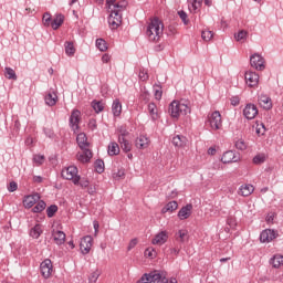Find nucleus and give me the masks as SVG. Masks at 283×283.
Wrapping results in <instances>:
<instances>
[{"label": "nucleus", "instance_id": "obj_1", "mask_svg": "<svg viewBox=\"0 0 283 283\" xmlns=\"http://www.w3.org/2000/svg\"><path fill=\"white\" fill-rule=\"evenodd\" d=\"M106 8H108V12H111L108 17V24L112 30H116L120 23H123V13L127 8V2L122 0L116 2V0H106Z\"/></svg>", "mask_w": 283, "mask_h": 283}, {"label": "nucleus", "instance_id": "obj_2", "mask_svg": "<svg viewBox=\"0 0 283 283\" xmlns=\"http://www.w3.org/2000/svg\"><path fill=\"white\" fill-rule=\"evenodd\" d=\"M164 30L165 25L163 24V21L158 20V18H154L148 23L146 36H148L149 41L158 43V41H160V38L163 36Z\"/></svg>", "mask_w": 283, "mask_h": 283}, {"label": "nucleus", "instance_id": "obj_3", "mask_svg": "<svg viewBox=\"0 0 283 283\" xmlns=\"http://www.w3.org/2000/svg\"><path fill=\"white\" fill-rule=\"evenodd\" d=\"M168 112L171 118L178 120V118H180L181 116H187V114H191V107H189V104L185 102L174 101L169 105Z\"/></svg>", "mask_w": 283, "mask_h": 283}, {"label": "nucleus", "instance_id": "obj_4", "mask_svg": "<svg viewBox=\"0 0 283 283\" xmlns=\"http://www.w3.org/2000/svg\"><path fill=\"white\" fill-rule=\"evenodd\" d=\"M137 283H178V281H176V279L168 280L165 274L154 271L144 274L140 280L137 281Z\"/></svg>", "mask_w": 283, "mask_h": 283}, {"label": "nucleus", "instance_id": "obj_5", "mask_svg": "<svg viewBox=\"0 0 283 283\" xmlns=\"http://www.w3.org/2000/svg\"><path fill=\"white\" fill-rule=\"evenodd\" d=\"M62 178L72 180L74 185H78L81 176H78V168L76 166H69L62 170Z\"/></svg>", "mask_w": 283, "mask_h": 283}, {"label": "nucleus", "instance_id": "obj_6", "mask_svg": "<svg viewBox=\"0 0 283 283\" xmlns=\"http://www.w3.org/2000/svg\"><path fill=\"white\" fill-rule=\"evenodd\" d=\"M208 123L214 132L222 128V115L220 112L214 111L213 113L208 115Z\"/></svg>", "mask_w": 283, "mask_h": 283}, {"label": "nucleus", "instance_id": "obj_7", "mask_svg": "<svg viewBox=\"0 0 283 283\" xmlns=\"http://www.w3.org/2000/svg\"><path fill=\"white\" fill-rule=\"evenodd\" d=\"M250 64L251 67H254L259 72H262L264 70V57L262 55L254 53L253 55L250 56Z\"/></svg>", "mask_w": 283, "mask_h": 283}, {"label": "nucleus", "instance_id": "obj_8", "mask_svg": "<svg viewBox=\"0 0 283 283\" xmlns=\"http://www.w3.org/2000/svg\"><path fill=\"white\" fill-rule=\"evenodd\" d=\"M243 116L248 119V120H253V118H255V116H258V106H255V104H247L245 107L243 108Z\"/></svg>", "mask_w": 283, "mask_h": 283}, {"label": "nucleus", "instance_id": "obj_9", "mask_svg": "<svg viewBox=\"0 0 283 283\" xmlns=\"http://www.w3.org/2000/svg\"><path fill=\"white\" fill-rule=\"evenodd\" d=\"M40 269L43 277L48 280L52 275V271H53L52 261L50 259L44 260L40 264Z\"/></svg>", "mask_w": 283, "mask_h": 283}, {"label": "nucleus", "instance_id": "obj_10", "mask_svg": "<svg viewBox=\"0 0 283 283\" xmlns=\"http://www.w3.org/2000/svg\"><path fill=\"white\" fill-rule=\"evenodd\" d=\"M81 123V111L73 109L70 117V126L74 132L78 130V124Z\"/></svg>", "mask_w": 283, "mask_h": 283}, {"label": "nucleus", "instance_id": "obj_11", "mask_svg": "<svg viewBox=\"0 0 283 283\" xmlns=\"http://www.w3.org/2000/svg\"><path fill=\"white\" fill-rule=\"evenodd\" d=\"M245 83L249 87L258 86V83H260V75L253 71L245 72Z\"/></svg>", "mask_w": 283, "mask_h": 283}, {"label": "nucleus", "instance_id": "obj_12", "mask_svg": "<svg viewBox=\"0 0 283 283\" xmlns=\"http://www.w3.org/2000/svg\"><path fill=\"white\" fill-rule=\"evenodd\" d=\"M93 239L91 235H86L81 240L80 249L84 255H87L92 250Z\"/></svg>", "mask_w": 283, "mask_h": 283}, {"label": "nucleus", "instance_id": "obj_13", "mask_svg": "<svg viewBox=\"0 0 283 283\" xmlns=\"http://www.w3.org/2000/svg\"><path fill=\"white\" fill-rule=\"evenodd\" d=\"M277 238L275 230L265 229L261 232L260 240L261 242H273Z\"/></svg>", "mask_w": 283, "mask_h": 283}, {"label": "nucleus", "instance_id": "obj_14", "mask_svg": "<svg viewBox=\"0 0 283 283\" xmlns=\"http://www.w3.org/2000/svg\"><path fill=\"white\" fill-rule=\"evenodd\" d=\"M44 103L48 105V107H54L56 103H59V95H56V92L49 91L48 94L44 96Z\"/></svg>", "mask_w": 283, "mask_h": 283}, {"label": "nucleus", "instance_id": "obj_15", "mask_svg": "<svg viewBox=\"0 0 283 283\" xmlns=\"http://www.w3.org/2000/svg\"><path fill=\"white\" fill-rule=\"evenodd\" d=\"M39 200H41V196H39V193L30 195L23 200V206L25 209H32V207H34Z\"/></svg>", "mask_w": 283, "mask_h": 283}, {"label": "nucleus", "instance_id": "obj_16", "mask_svg": "<svg viewBox=\"0 0 283 283\" xmlns=\"http://www.w3.org/2000/svg\"><path fill=\"white\" fill-rule=\"evenodd\" d=\"M169 235L167 234V231H161L155 235L151 243L157 244L158 247H163L165 242H167Z\"/></svg>", "mask_w": 283, "mask_h": 283}, {"label": "nucleus", "instance_id": "obj_17", "mask_svg": "<svg viewBox=\"0 0 283 283\" xmlns=\"http://www.w3.org/2000/svg\"><path fill=\"white\" fill-rule=\"evenodd\" d=\"M191 211H193V206L188 203L179 210L178 218L181 220H187V218L191 216Z\"/></svg>", "mask_w": 283, "mask_h": 283}, {"label": "nucleus", "instance_id": "obj_18", "mask_svg": "<svg viewBox=\"0 0 283 283\" xmlns=\"http://www.w3.org/2000/svg\"><path fill=\"white\" fill-rule=\"evenodd\" d=\"M253 191H255V188L253 187V185H249V184H244L242 186H240L238 193L239 196H243L244 198L251 196V193H253Z\"/></svg>", "mask_w": 283, "mask_h": 283}, {"label": "nucleus", "instance_id": "obj_19", "mask_svg": "<svg viewBox=\"0 0 283 283\" xmlns=\"http://www.w3.org/2000/svg\"><path fill=\"white\" fill-rule=\"evenodd\" d=\"M52 238L59 247H61V244H65V232L61 230H53Z\"/></svg>", "mask_w": 283, "mask_h": 283}, {"label": "nucleus", "instance_id": "obj_20", "mask_svg": "<svg viewBox=\"0 0 283 283\" xmlns=\"http://www.w3.org/2000/svg\"><path fill=\"white\" fill-rule=\"evenodd\" d=\"M259 105L263 109H271V107H273V103L271 102V97H269L268 95H264V94L259 96Z\"/></svg>", "mask_w": 283, "mask_h": 283}, {"label": "nucleus", "instance_id": "obj_21", "mask_svg": "<svg viewBox=\"0 0 283 283\" xmlns=\"http://www.w3.org/2000/svg\"><path fill=\"white\" fill-rule=\"evenodd\" d=\"M77 160L80 163H90L92 160V150L90 148L82 149V153L77 154Z\"/></svg>", "mask_w": 283, "mask_h": 283}, {"label": "nucleus", "instance_id": "obj_22", "mask_svg": "<svg viewBox=\"0 0 283 283\" xmlns=\"http://www.w3.org/2000/svg\"><path fill=\"white\" fill-rule=\"evenodd\" d=\"M172 145H175V147H187V145H189V139L182 135H176L172 138Z\"/></svg>", "mask_w": 283, "mask_h": 283}, {"label": "nucleus", "instance_id": "obj_23", "mask_svg": "<svg viewBox=\"0 0 283 283\" xmlns=\"http://www.w3.org/2000/svg\"><path fill=\"white\" fill-rule=\"evenodd\" d=\"M135 146L137 149H147V147H149V138L145 135H140L135 142Z\"/></svg>", "mask_w": 283, "mask_h": 283}, {"label": "nucleus", "instance_id": "obj_24", "mask_svg": "<svg viewBox=\"0 0 283 283\" xmlns=\"http://www.w3.org/2000/svg\"><path fill=\"white\" fill-rule=\"evenodd\" d=\"M76 140L80 149H90V144L87 143V135H85V133H80L76 137Z\"/></svg>", "mask_w": 283, "mask_h": 283}, {"label": "nucleus", "instance_id": "obj_25", "mask_svg": "<svg viewBox=\"0 0 283 283\" xmlns=\"http://www.w3.org/2000/svg\"><path fill=\"white\" fill-rule=\"evenodd\" d=\"M221 163H223L224 165L229 163H238V157L235 156L233 150H229L223 154L221 158Z\"/></svg>", "mask_w": 283, "mask_h": 283}, {"label": "nucleus", "instance_id": "obj_26", "mask_svg": "<svg viewBox=\"0 0 283 283\" xmlns=\"http://www.w3.org/2000/svg\"><path fill=\"white\" fill-rule=\"evenodd\" d=\"M65 21V15L57 13L55 14V18L52 20L51 28L52 30H59L61 25H63V22Z\"/></svg>", "mask_w": 283, "mask_h": 283}, {"label": "nucleus", "instance_id": "obj_27", "mask_svg": "<svg viewBox=\"0 0 283 283\" xmlns=\"http://www.w3.org/2000/svg\"><path fill=\"white\" fill-rule=\"evenodd\" d=\"M148 114L151 120H158V118H160V115L158 114V107L154 103L148 104Z\"/></svg>", "mask_w": 283, "mask_h": 283}, {"label": "nucleus", "instance_id": "obj_28", "mask_svg": "<svg viewBox=\"0 0 283 283\" xmlns=\"http://www.w3.org/2000/svg\"><path fill=\"white\" fill-rule=\"evenodd\" d=\"M112 112L113 116L118 117L123 113V104H120V101L115 99L112 105Z\"/></svg>", "mask_w": 283, "mask_h": 283}, {"label": "nucleus", "instance_id": "obj_29", "mask_svg": "<svg viewBox=\"0 0 283 283\" xmlns=\"http://www.w3.org/2000/svg\"><path fill=\"white\" fill-rule=\"evenodd\" d=\"M176 209H178V202L170 201L161 209V213H174Z\"/></svg>", "mask_w": 283, "mask_h": 283}, {"label": "nucleus", "instance_id": "obj_30", "mask_svg": "<svg viewBox=\"0 0 283 283\" xmlns=\"http://www.w3.org/2000/svg\"><path fill=\"white\" fill-rule=\"evenodd\" d=\"M120 154V147L113 142L108 145V156H118Z\"/></svg>", "mask_w": 283, "mask_h": 283}, {"label": "nucleus", "instance_id": "obj_31", "mask_svg": "<svg viewBox=\"0 0 283 283\" xmlns=\"http://www.w3.org/2000/svg\"><path fill=\"white\" fill-rule=\"evenodd\" d=\"M64 48H65L66 56H74V54H76V49L74 48V43L65 42Z\"/></svg>", "mask_w": 283, "mask_h": 283}, {"label": "nucleus", "instance_id": "obj_32", "mask_svg": "<svg viewBox=\"0 0 283 283\" xmlns=\"http://www.w3.org/2000/svg\"><path fill=\"white\" fill-rule=\"evenodd\" d=\"M190 12H196L202 6V0H188Z\"/></svg>", "mask_w": 283, "mask_h": 283}, {"label": "nucleus", "instance_id": "obj_33", "mask_svg": "<svg viewBox=\"0 0 283 283\" xmlns=\"http://www.w3.org/2000/svg\"><path fill=\"white\" fill-rule=\"evenodd\" d=\"M118 143L120 144L123 151H132V144H129L125 137H118Z\"/></svg>", "mask_w": 283, "mask_h": 283}, {"label": "nucleus", "instance_id": "obj_34", "mask_svg": "<svg viewBox=\"0 0 283 283\" xmlns=\"http://www.w3.org/2000/svg\"><path fill=\"white\" fill-rule=\"evenodd\" d=\"M41 233H43V229H41L40 224H36L30 232L31 238H33L34 240H39V238L41 237Z\"/></svg>", "mask_w": 283, "mask_h": 283}, {"label": "nucleus", "instance_id": "obj_35", "mask_svg": "<svg viewBox=\"0 0 283 283\" xmlns=\"http://www.w3.org/2000/svg\"><path fill=\"white\" fill-rule=\"evenodd\" d=\"M52 14L50 12H45L42 17L44 28H52Z\"/></svg>", "mask_w": 283, "mask_h": 283}, {"label": "nucleus", "instance_id": "obj_36", "mask_svg": "<svg viewBox=\"0 0 283 283\" xmlns=\"http://www.w3.org/2000/svg\"><path fill=\"white\" fill-rule=\"evenodd\" d=\"M4 76L9 81H17V73L12 70V67L4 69Z\"/></svg>", "mask_w": 283, "mask_h": 283}, {"label": "nucleus", "instance_id": "obj_37", "mask_svg": "<svg viewBox=\"0 0 283 283\" xmlns=\"http://www.w3.org/2000/svg\"><path fill=\"white\" fill-rule=\"evenodd\" d=\"M271 263L274 269H280L281 264H283V256L280 254L274 255Z\"/></svg>", "mask_w": 283, "mask_h": 283}, {"label": "nucleus", "instance_id": "obj_38", "mask_svg": "<svg viewBox=\"0 0 283 283\" xmlns=\"http://www.w3.org/2000/svg\"><path fill=\"white\" fill-rule=\"evenodd\" d=\"M253 127L255 128V134L258 136H264V134L266 132V127L264 126V124L256 123Z\"/></svg>", "mask_w": 283, "mask_h": 283}, {"label": "nucleus", "instance_id": "obj_39", "mask_svg": "<svg viewBox=\"0 0 283 283\" xmlns=\"http://www.w3.org/2000/svg\"><path fill=\"white\" fill-rule=\"evenodd\" d=\"M247 36H249V33L244 30H241V31H239L238 33L234 34L235 41H239V42L247 41Z\"/></svg>", "mask_w": 283, "mask_h": 283}, {"label": "nucleus", "instance_id": "obj_40", "mask_svg": "<svg viewBox=\"0 0 283 283\" xmlns=\"http://www.w3.org/2000/svg\"><path fill=\"white\" fill-rule=\"evenodd\" d=\"M201 39L206 41V43H208L209 41H211V39H213V31H209V30L201 31Z\"/></svg>", "mask_w": 283, "mask_h": 283}, {"label": "nucleus", "instance_id": "obj_41", "mask_svg": "<svg viewBox=\"0 0 283 283\" xmlns=\"http://www.w3.org/2000/svg\"><path fill=\"white\" fill-rule=\"evenodd\" d=\"M92 107L96 114H101V112L105 109V104H103V102H93Z\"/></svg>", "mask_w": 283, "mask_h": 283}, {"label": "nucleus", "instance_id": "obj_42", "mask_svg": "<svg viewBox=\"0 0 283 283\" xmlns=\"http://www.w3.org/2000/svg\"><path fill=\"white\" fill-rule=\"evenodd\" d=\"M177 235L180 242H187L189 240V231L187 230H179Z\"/></svg>", "mask_w": 283, "mask_h": 283}, {"label": "nucleus", "instance_id": "obj_43", "mask_svg": "<svg viewBox=\"0 0 283 283\" xmlns=\"http://www.w3.org/2000/svg\"><path fill=\"white\" fill-rule=\"evenodd\" d=\"M96 48H98L101 52H105L107 50V43L103 39H97Z\"/></svg>", "mask_w": 283, "mask_h": 283}, {"label": "nucleus", "instance_id": "obj_44", "mask_svg": "<svg viewBox=\"0 0 283 283\" xmlns=\"http://www.w3.org/2000/svg\"><path fill=\"white\" fill-rule=\"evenodd\" d=\"M45 210L44 201H39L38 205L33 208V213H41V211Z\"/></svg>", "mask_w": 283, "mask_h": 283}, {"label": "nucleus", "instance_id": "obj_45", "mask_svg": "<svg viewBox=\"0 0 283 283\" xmlns=\"http://www.w3.org/2000/svg\"><path fill=\"white\" fill-rule=\"evenodd\" d=\"M33 163L35 165H43V163H45V156H43V155H34L33 156Z\"/></svg>", "mask_w": 283, "mask_h": 283}, {"label": "nucleus", "instance_id": "obj_46", "mask_svg": "<svg viewBox=\"0 0 283 283\" xmlns=\"http://www.w3.org/2000/svg\"><path fill=\"white\" fill-rule=\"evenodd\" d=\"M235 147L237 149H240V151H244V149H247V143L244 139H239L235 142Z\"/></svg>", "mask_w": 283, "mask_h": 283}, {"label": "nucleus", "instance_id": "obj_47", "mask_svg": "<svg viewBox=\"0 0 283 283\" xmlns=\"http://www.w3.org/2000/svg\"><path fill=\"white\" fill-rule=\"evenodd\" d=\"M264 160H266V157L264 155H256L253 158L254 165H262V163H264Z\"/></svg>", "mask_w": 283, "mask_h": 283}, {"label": "nucleus", "instance_id": "obj_48", "mask_svg": "<svg viewBox=\"0 0 283 283\" xmlns=\"http://www.w3.org/2000/svg\"><path fill=\"white\" fill-rule=\"evenodd\" d=\"M59 211V207L56 206H51L46 209V213L49 218H52V216H54V213Z\"/></svg>", "mask_w": 283, "mask_h": 283}, {"label": "nucleus", "instance_id": "obj_49", "mask_svg": "<svg viewBox=\"0 0 283 283\" xmlns=\"http://www.w3.org/2000/svg\"><path fill=\"white\" fill-rule=\"evenodd\" d=\"M275 220V212H269L265 217V222L268 224H273V221Z\"/></svg>", "mask_w": 283, "mask_h": 283}, {"label": "nucleus", "instance_id": "obj_50", "mask_svg": "<svg viewBox=\"0 0 283 283\" xmlns=\"http://www.w3.org/2000/svg\"><path fill=\"white\" fill-rule=\"evenodd\" d=\"M99 273L98 272H93L90 276H88V283H96L98 277H99Z\"/></svg>", "mask_w": 283, "mask_h": 283}, {"label": "nucleus", "instance_id": "obj_51", "mask_svg": "<svg viewBox=\"0 0 283 283\" xmlns=\"http://www.w3.org/2000/svg\"><path fill=\"white\" fill-rule=\"evenodd\" d=\"M178 15L180 17V19L185 23V25L189 24V19H187V12L178 11Z\"/></svg>", "mask_w": 283, "mask_h": 283}, {"label": "nucleus", "instance_id": "obj_52", "mask_svg": "<svg viewBox=\"0 0 283 283\" xmlns=\"http://www.w3.org/2000/svg\"><path fill=\"white\" fill-rule=\"evenodd\" d=\"M114 178L116 180L125 178V169H118L117 172L114 174Z\"/></svg>", "mask_w": 283, "mask_h": 283}, {"label": "nucleus", "instance_id": "obj_53", "mask_svg": "<svg viewBox=\"0 0 283 283\" xmlns=\"http://www.w3.org/2000/svg\"><path fill=\"white\" fill-rule=\"evenodd\" d=\"M154 92L156 101H160V98H163V90H160V87L157 86L154 88Z\"/></svg>", "mask_w": 283, "mask_h": 283}, {"label": "nucleus", "instance_id": "obj_54", "mask_svg": "<svg viewBox=\"0 0 283 283\" xmlns=\"http://www.w3.org/2000/svg\"><path fill=\"white\" fill-rule=\"evenodd\" d=\"M145 255L146 258H156V250L148 248L145 251Z\"/></svg>", "mask_w": 283, "mask_h": 283}, {"label": "nucleus", "instance_id": "obj_55", "mask_svg": "<svg viewBox=\"0 0 283 283\" xmlns=\"http://www.w3.org/2000/svg\"><path fill=\"white\" fill-rule=\"evenodd\" d=\"M104 163L103 161H101V160H98V161H96V166H95V169H96V171H97V174H103V171H104Z\"/></svg>", "mask_w": 283, "mask_h": 283}, {"label": "nucleus", "instance_id": "obj_56", "mask_svg": "<svg viewBox=\"0 0 283 283\" xmlns=\"http://www.w3.org/2000/svg\"><path fill=\"white\" fill-rule=\"evenodd\" d=\"M17 189H18L17 182L11 181L9 184L8 191H10L12 193V192L17 191Z\"/></svg>", "mask_w": 283, "mask_h": 283}, {"label": "nucleus", "instance_id": "obj_57", "mask_svg": "<svg viewBox=\"0 0 283 283\" xmlns=\"http://www.w3.org/2000/svg\"><path fill=\"white\" fill-rule=\"evenodd\" d=\"M231 105H233V107H238V105H240V97L238 96H233L231 97Z\"/></svg>", "mask_w": 283, "mask_h": 283}, {"label": "nucleus", "instance_id": "obj_58", "mask_svg": "<svg viewBox=\"0 0 283 283\" xmlns=\"http://www.w3.org/2000/svg\"><path fill=\"white\" fill-rule=\"evenodd\" d=\"M147 78H149V75L147 74V72L145 70L139 72V80L142 81H147Z\"/></svg>", "mask_w": 283, "mask_h": 283}, {"label": "nucleus", "instance_id": "obj_59", "mask_svg": "<svg viewBox=\"0 0 283 283\" xmlns=\"http://www.w3.org/2000/svg\"><path fill=\"white\" fill-rule=\"evenodd\" d=\"M118 132H119V138H125L127 136V129H125V127H119L118 128Z\"/></svg>", "mask_w": 283, "mask_h": 283}, {"label": "nucleus", "instance_id": "obj_60", "mask_svg": "<svg viewBox=\"0 0 283 283\" xmlns=\"http://www.w3.org/2000/svg\"><path fill=\"white\" fill-rule=\"evenodd\" d=\"M78 185L83 188H86V187H90V181L87 179H81L80 177Z\"/></svg>", "mask_w": 283, "mask_h": 283}, {"label": "nucleus", "instance_id": "obj_61", "mask_svg": "<svg viewBox=\"0 0 283 283\" xmlns=\"http://www.w3.org/2000/svg\"><path fill=\"white\" fill-rule=\"evenodd\" d=\"M88 128L92 129V132H94V129H96V119H94V118L90 119Z\"/></svg>", "mask_w": 283, "mask_h": 283}, {"label": "nucleus", "instance_id": "obj_62", "mask_svg": "<svg viewBox=\"0 0 283 283\" xmlns=\"http://www.w3.org/2000/svg\"><path fill=\"white\" fill-rule=\"evenodd\" d=\"M136 244H138V239L130 240V242L128 244V251H132V249H134V247H136Z\"/></svg>", "mask_w": 283, "mask_h": 283}, {"label": "nucleus", "instance_id": "obj_63", "mask_svg": "<svg viewBox=\"0 0 283 283\" xmlns=\"http://www.w3.org/2000/svg\"><path fill=\"white\" fill-rule=\"evenodd\" d=\"M109 61H112V55H109V54H104L103 56H102V62L103 63H109Z\"/></svg>", "mask_w": 283, "mask_h": 283}, {"label": "nucleus", "instance_id": "obj_64", "mask_svg": "<svg viewBox=\"0 0 283 283\" xmlns=\"http://www.w3.org/2000/svg\"><path fill=\"white\" fill-rule=\"evenodd\" d=\"M93 227H94V229H95V235H97V233H98V227H99L98 221H94V222H93Z\"/></svg>", "mask_w": 283, "mask_h": 283}]
</instances>
